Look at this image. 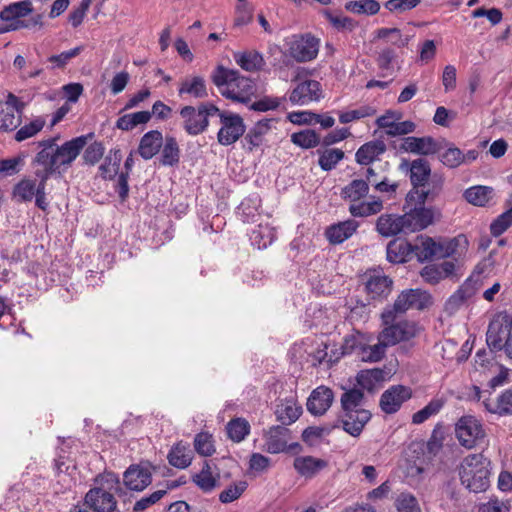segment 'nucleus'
<instances>
[{
  "instance_id": "1",
  "label": "nucleus",
  "mask_w": 512,
  "mask_h": 512,
  "mask_svg": "<svg viewBox=\"0 0 512 512\" xmlns=\"http://www.w3.org/2000/svg\"><path fill=\"white\" fill-rule=\"evenodd\" d=\"M419 206L404 215L384 214L376 222V229L384 237L421 231L434 221V212L423 206L428 194H417Z\"/></svg>"
},
{
  "instance_id": "2",
  "label": "nucleus",
  "mask_w": 512,
  "mask_h": 512,
  "mask_svg": "<svg viewBox=\"0 0 512 512\" xmlns=\"http://www.w3.org/2000/svg\"><path fill=\"white\" fill-rule=\"evenodd\" d=\"M211 78L225 98L236 102L247 103L256 90L254 82L238 70L218 66Z\"/></svg>"
},
{
  "instance_id": "3",
  "label": "nucleus",
  "mask_w": 512,
  "mask_h": 512,
  "mask_svg": "<svg viewBox=\"0 0 512 512\" xmlns=\"http://www.w3.org/2000/svg\"><path fill=\"white\" fill-rule=\"evenodd\" d=\"M491 461L482 453L469 454L459 466V477L470 492H484L490 485Z\"/></svg>"
},
{
  "instance_id": "4",
  "label": "nucleus",
  "mask_w": 512,
  "mask_h": 512,
  "mask_svg": "<svg viewBox=\"0 0 512 512\" xmlns=\"http://www.w3.org/2000/svg\"><path fill=\"white\" fill-rule=\"evenodd\" d=\"M493 266L494 259L490 254L476 266L471 276L448 298L445 303V311L452 315L464 307L483 286V274L490 272Z\"/></svg>"
},
{
  "instance_id": "5",
  "label": "nucleus",
  "mask_w": 512,
  "mask_h": 512,
  "mask_svg": "<svg viewBox=\"0 0 512 512\" xmlns=\"http://www.w3.org/2000/svg\"><path fill=\"white\" fill-rule=\"evenodd\" d=\"M394 310H384L381 314L384 329L380 332L378 340L384 341L387 346H393L402 341H408L418 332L416 323L408 320H397Z\"/></svg>"
},
{
  "instance_id": "6",
  "label": "nucleus",
  "mask_w": 512,
  "mask_h": 512,
  "mask_svg": "<svg viewBox=\"0 0 512 512\" xmlns=\"http://www.w3.org/2000/svg\"><path fill=\"white\" fill-rule=\"evenodd\" d=\"M455 435L460 445L466 449L480 446L486 437L481 421L471 415L462 416L456 422Z\"/></svg>"
},
{
  "instance_id": "7",
  "label": "nucleus",
  "mask_w": 512,
  "mask_h": 512,
  "mask_svg": "<svg viewBox=\"0 0 512 512\" xmlns=\"http://www.w3.org/2000/svg\"><path fill=\"white\" fill-rule=\"evenodd\" d=\"M219 108L212 103H204L194 108L185 106L181 109L180 115L184 119V129L190 135L202 133L208 126V118L216 116Z\"/></svg>"
},
{
  "instance_id": "8",
  "label": "nucleus",
  "mask_w": 512,
  "mask_h": 512,
  "mask_svg": "<svg viewBox=\"0 0 512 512\" xmlns=\"http://www.w3.org/2000/svg\"><path fill=\"white\" fill-rule=\"evenodd\" d=\"M93 137V133H88L87 135H81L66 141L61 146H56L52 167L56 168L57 175L60 176L61 169L66 170L71 166L73 161L87 145L88 140H91Z\"/></svg>"
},
{
  "instance_id": "9",
  "label": "nucleus",
  "mask_w": 512,
  "mask_h": 512,
  "mask_svg": "<svg viewBox=\"0 0 512 512\" xmlns=\"http://www.w3.org/2000/svg\"><path fill=\"white\" fill-rule=\"evenodd\" d=\"M512 316L503 311L494 315L486 333V343L490 350L501 351L506 347V339L512 334Z\"/></svg>"
},
{
  "instance_id": "10",
  "label": "nucleus",
  "mask_w": 512,
  "mask_h": 512,
  "mask_svg": "<svg viewBox=\"0 0 512 512\" xmlns=\"http://www.w3.org/2000/svg\"><path fill=\"white\" fill-rule=\"evenodd\" d=\"M216 115L220 118L222 125L217 134V140L221 145H231L245 133V125L240 115L220 109Z\"/></svg>"
},
{
  "instance_id": "11",
  "label": "nucleus",
  "mask_w": 512,
  "mask_h": 512,
  "mask_svg": "<svg viewBox=\"0 0 512 512\" xmlns=\"http://www.w3.org/2000/svg\"><path fill=\"white\" fill-rule=\"evenodd\" d=\"M25 103L9 92L5 101H0V131H12L21 122Z\"/></svg>"
},
{
  "instance_id": "12",
  "label": "nucleus",
  "mask_w": 512,
  "mask_h": 512,
  "mask_svg": "<svg viewBox=\"0 0 512 512\" xmlns=\"http://www.w3.org/2000/svg\"><path fill=\"white\" fill-rule=\"evenodd\" d=\"M263 451L271 454H279L298 446L297 443L289 445L291 431L280 425L272 426L263 432Z\"/></svg>"
},
{
  "instance_id": "13",
  "label": "nucleus",
  "mask_w": 512,
  "mask_h": 512,
  "mask_svg": "<svg viewBox=\"0 0 512 512\" xmlns=\"http://www.w3.org/2000/svg\"><path fill=\"white\" fill-rule=\"evenodd\" d=\"M153 466L149 462L130 465L123 473V482L127 489L142 492L152 483Z\"/></svg>"
},
{
  "instance_id": "14",
  "label": "nucleus",
  "mask_w": 512,
  "mask_h": 512,
  "mask_svg": "<svg viewBox=\"0 0 512 512\" xmlns=\"http://www.w3.org/2000/svg\"><path fill=\"white\" fill-rule=\"evenodd\" d=\"M431 304V296L421 289H408L402 291L394 302L392 308L395 313H405L409 309L423 310Z\"/></svg>"
},
{
  "instance_id": "15",
  "label": "nucleus",
  "mask_w": 512,
  "mask_h": 512,
  "mask_svg": "<svg viewBox=\"0 0 512 512\" xmlns=\"http://www.w3.org/2000/svg\"><path fill=\"white\" fill-rule=\"evenodd\" d=\"M349 211L354 217H367L383 209V200L375 194H348Z\"/></svg>"
},
{
  "instance_id": "16",
  "label": "nucleus",
  "mask_w": 512,
  "mask_h": 512,
  "mask_svg": "<svg viewBox=\"0 0 512 512\" xmlns=\"http://www.w3.org/2000/svg\"><path fill=\"white\" fill-rule=\"evenodd\" d=\"M319 40L310 34L294 36L290 43V56L297 62H308L316 58Z\"/></svg>"
},
{
  "instance_id": "17",
  "label": "nucleus",
  "mask_w": 512,
  "mask_h": 512,
  "mask_svg": "<svg viewBox=\"0 0 512 512\" xmlns=\"http://www.w3.org/2000/svg\"><path fill=\"white\" fill-rule=\"evenodd\" d=\"M441 149L442 145L431 136L404 137L400 145V151L424 156L439 153Z\"/></svg>"
},
{
  "instance_id": "18",
  "label": "nucleus",
  "mask_w": 512,
  "mask_h": 512,
  "mask_svg": "<svg viewBox=\"0 0 512 512\" xmlns=\"http://www.w3.org/2000/svg\"><path fill=\"white\" fill-rule=\"evenodd\" d=\"M372 186L378 192H395L397 186L388 184L386 179H378V175L372 168L367 169L366 179H354L342 192H367Z\"/></svg>"
},
{
  "instance_id": "19",
  "label": "nucleus",
  "mask_w": 512,
  "mask_h": 512,
  "mask_svg": "<svg viewBox=\"0 0 512 512\" xmlns=\"http://www.w3.org/2000/svg\"><path fill=\"white\" fill-rule=\"evenodd\" d=\"M410 398V388L403 385H394L381 395L380 407L383 412L393 414L397 412L402 404Z\"/></svg>"
},
{
  "instance_id": "20",
  "label": "nucleus",
  "mask_w": 512,
  "mask_h": 512,
  "mask_svg": "<svg viewBox=\"0 0 512 512\" xmlns=\"http://www.w3.org/2000/svg\"><path fill=\"white\" fill-rule=\"evenodd\" d=\"M392 287V280L380 271H372L366 274L365 291L372 300L386 298Z\"/></svg>"
},
{
  "instance_id": "21",
  "label": "nucleus",
  "mask_w": 512,
  "mask_h": 512,
  "mask_svg": "<svg viewBox=\"0 0 512 512\" xmlns=\"http://www.w3.org/2000/svg\"><path fill=\"white\" fill-rule=\"evenodd\" d=\"M84 498L85 504L94 512H113L117 507L114 495L103 487L90 489Z\"/></svg>"
},
{
  "instance_id": "22",
  "label": "nucleus",
  "mask_w": 512,
  "mask_h": 512,
  "mask_svg": "<svg viewBox=\"0 0 512 512\" xmlns=\"http://www.w3.org/2000/svg\"><path fill=\"white\" fill-rule=\"evenodd\" d=\"M469 247V241L463 234L453 238L438 240V258L453 257L458 259L466 254Z\"/></svg>"
},
{
  "instance_id": "23",
  "label": "nucleus",
  "mask_w": 512,
  "mask_h": 512,
  "mask_svg": "<svg viewBox=\"0 0 512 512\" xmlns=\"http://www.w3.org/2000/svg\"><path fill=\"white\" fill-rule=\"evenodd\" d=\"M333 400V391L326 386H319L311 392L306 404L307 410L315 416L323 415L330 408Z\"/></svg>"
},
{
  "instance_id": "24",
  "label": "nucleus",
  "mask_w": 512,
  "mask_h": 512,
  "mask_svg": "<svg viewBox=\"0 0 512 512\" xmlns=\"http://www.w3.org/2000/svg\"><path fill=\"white\" fill-rule=\"evenodd\" d=\"M321 85L316 80H305L297 84L290 94V101L294 104L304 105L317 101L321 97Z\"/></svg>"
},
{
  "instance_id": "25",
  "label": "nucleus",
  "mask_w": 512,
  "mask_h": 512,
  "mask_svg": "<svg viewBox=\"0 0 512 512\" xmlns=\"http://www.w3.org/2000/svg\"><path fill=\"white\" fill-rule=\"evenodd\" d=\"M370 419L371 413L369 410H360L355 413L345 412L341 415L343 430L353 437L360 436Z\"/></svg>"
},
{
  "instance_id": "26",
  "label": "nucleus",
  "mask_w": 512,
  "mask_h": 512,
  "mask_svg": "<svg viewBox=\"0 0 512 512\" xmlns=\"http://www.w3.org/2000/svg\"><path fill=\"white\" fill-rule=\"evenodd\" d=\"M358 226L355 220L338 222L326 228L325 236L329 243L333 245L341 244L357 231Z\"/></svg>"
},
{
  "instance_id": "27",
  "label": "nucleus",
  "mask_w": 512,
  "mask_h": 512,
  "mask_svg": "<svg viewBox=\"0 0 512 512\" xmlns=\"http://www.w3.org/2000/svg\"><path fill=\"white\" fill-rule=\"evenodd\" d=\"M409 168L410 180L414 188L424 186L431 174V168L429 162L426 159L418 158L413 160L411 163L407 160L403 161L400 166Z\"/></svg>"
},
{
  "instance_id": "28",
  "label": "nucleus",
  "mask_w": 512,
  "mask_h": 512,
  "mask_svg": "<svg viewBox=\"0 0 512 512\" xmlns=\"http://www.w3.org/2000/svg\"><path fill=\"white\" fill-rule=\"evenodd\" d=\"M293 467L301 477L311 479L327 467V462L313 456H298L294 459Z\"/></svg>"
},
{
  "instance_id": "29",
  "label": "nucleus",
  "mask_w": 512,
  "mask_h": 512,
  "mask_svg": "<svg viewBox=\"0 0 512 512\" xmlns=\"http://www.w3.org/2000/svg\"><path fill=\"white\" fill-rule=\"evenodd\" d=\"M455 272V264L452 261H444L440 264L425 266L420 275L429 284H437L441 280L452 276Z\"/></svg>"
},
{
  "instance_id": "30",
  "label": "nucleus",
  "mask_w": 512,
  "mask_h": 512,
  "mask_svg": "<svg viewBox=\"0 0 512 512\" xmlns=\"http://www.w3.org/2000/svg\"><path fill=\"white\" fill-rule=\"evenodd\" d=\"M163 140V135L158 130H151L145 133L140 140L138 153L145 160L151 159L160 151Z\"/></svg>"
},
{
  "instance_id": "31",
  "label": "nucleus",
  "mask_w": 512,
  "mask_h": 512,
  "mask_svg": "<svg viewBox=\"0 0 512 512\" xmlns=\"http://www.w3.org/2000/svg\"><path fill=\"white\" fill-rule=\"evenodd\" d=\"M485 409L500 416L512 415V389L502 391L495 399H484Z\"/></svg>"
},
{
  "instance_id": "32",
  "label": "nucleus",
  "mask_w": 512,
  "mask_h": 512,
  "mask_svg": "<svg viewBox=\"0 0 512 512\" xmlns=\"http://www.w3.org/2000/svg\"><path fill=\"white\" fill-rule=\"evenodd\" d=\"M261 199L259 194H250L237 207L236 214L245 223L254 222L260 215Z\"/></svg>"
},
{
  "instance_id": "33",
  "label": "nucleus",
  "mask_w": 512,
  "mask_h": 512,
  "mask_svg": "<svg viewBox=\"0 0 512 512\" xmlns=\"http://www.w3.org/2000/svg\"><path fill=\"white\" fill-rule=\"evenodd\" d=\"M385 151L386 145L382 140L369 141L359 147L355 159L360 165H369Z\"/></svg>"
},
{
  "instance_id": "34",
  "label": "nucleus",
  "mask_w": 512,
  "mask_h": 512,
  "mask_svg": "<svg viewBox=\"0 0 512 512\" xmlns=\"http://www.w3.org/2000/svg\"><path fill=\"white\" fill-rule=\"evenodd\" d=\"M414 255V246L403 240H393L387 245V260L391 263H404Z\"/></svg>"
},
{
  "instance_id": "35",
  "label": "nucleus",
  "mask_w": 512,
  "mask_h": 512,
  "mask_svg": "<svg viewBox=\"0 0 512 512\" xmlns=\"http://www.w3.org/2000/svg\"><path fill=\"white\" fill-rule=\"evenodd\" d=\"M275 414L282 424L290 425L300 417L302 407L293 399H285L277 405Z\"/></svg>"
},
{
  "instance_id": "36",
  "label": "nucleus",
  "mask_w": 512,
  "mask_h": 512,
  "mask_svg": "<svg viewBox=\"0 0 512 512\" xmlns=\"http://www.w3.org/2000/svg\"><path fill=\"white\" fill-rule=\"evenodd\" d=\"M249 239L251 245L257 249H266L276 239L275 228L271 227L269 224H259L251 231Z\"/></svg>"
},
{
  "instance_id": "37",
  "label": "nucleus",
  "mask_w": 512,
  "mask_h": 512,
  "mask_svg": "<svg viewBox=\"0 0 512 512\" xmlns=\"http://www.w3.org/2000/svg\"><path fill=\"white\" fill-rule=\"evenodd\" d=\"M167 458L169 464L173 467L185 469L192 463L193 451L190 449L189 445L180 442L171 448Z\"/></svg>"
},
{
  "instance_id": "38",
  "label": "nucleus",
  "mask_w": 512,
  "mask_h": 512,
  "mask_svg": "<svg viewBox=\"0 0 512 512\" xmlns=\"http://www.w3.org/2000/svg\"><path fill=\"white\" fill-rule=\"evenodd\" d=\"M384 379L385 373L380 368L361 370L356 376L358 385L367 391L379 388Z\"/></svg>"
},
{
  "instance_id": "39",
  "label": "nucleus",
  "mask_w": 512,
  "mask_h": 512,
  "mask_svg": "<svg viewBox=\"0 0 512 512\" xmlns=\"http://www.w3.org/2000/svg\"><path fill=\"white\" fill-rule=\"evenodd\" d=\"M54 159V151L48 149H41L34 162L43 166V169L37 170V176L40 177L41 182H46L49 178L54 177L60 179V176L56 174V168L52 167V161Z\"/></svg>"
},
{
  "instance_id": "40",
  "label": "nucleus",
  "mask_w": 512,
  "mask_h": 512,
  "mask_svg": "<svg viewBox=\"0 0 512 512\" xmlns=\"http://www.w3.org/2000/svg\"><path fill=\"white\" fill-rule=\"evenodd\" d=\"M272 121V119L260 120L249 130L244 138L249 151H252L262 144L263 136L270 130Z\"/></svg>"
},
{
  "instance_id": "41",
  "label": "nucleus",
  "mask_w": 512,
  "mask_h": 512,
  "mask_svg": "<svg viewBox=\"0 0 512 512\" xmlns=\"http://www.w3.org/2000/svg\"><path fill=\"white\" fill-rule=\"evenodd\" d=\"M180 149L174 137L167 136L163 140L160 163L164 166H175L179 163Z\"/></svg>"
},
{
  "instance_id": "42",
  "label": "nucleus",
  "mask_w": 512,
  "mask_h": 512,
  "mask_svg": "<svg viewBox=\"0 0 512 512\" xmlns=\"http://www.w3.org/2000/svg\"><path fill=\"white\" fill-rule=\"evenodd\" d=\"M368 342L369 341L364 342L361 351L358 352L357 357L362 362H379L380 360L383 359L386 352V348L388 346L384 343V341L380 340L377 344L374 345H369Z\"/></svg>"
},
{
  "instance_id": "43",
  "label": "nucleus",
  "mask_w": 512,
  "mask_h": 512,
  "mask_svg": "<svg viewBox=\"0 0 512 512\" xmlns=\"http://www.w3.org/2000/svg\"><path fill=\"white\" fill-rule=\"evenodd\" d=\"M179 95L190 94L195 98L208 96L205 80L201 76H194L191 80H184L178 90Z\"/></svg>"
},
{
  "instance_id": "44",
  "label": "nucleus",
  "mask_w": 512,
  "mask_h": 512,
  "mask_svg": "<svg viewBox=\"0 0 512 512\" xmlns=\"http://www.w3.org/2000/svg\"><path fill=\"white\" fill-rule=\"evenodd\" d=\"M512 225V195L506 201V210L500 214L490 225L493 236L502 235Z\"/></svg>"
},
{
  "instance_id": "45",
  "label": "nucleus",
  "mask_w": 512,
  "mask_h": 512,
  "mask_svg": "<svg viewBox=\"0 0 512 512\" xmlns=\"http://www.w3.org/2000/svg\"><path fill=\"white\" fill-rule=\"evenodd\" d=\"M151 119L149 111H138L135 113L125 114L118 118L116 127L118 129L129 131L140 124H145Z\"/></svg>"
},
{
  "instance_id": "46",
  "label": "nucleus",
  "mask_w": 512,
  "mask_h": 512,
  "mask_svg": "<svg viewBox=\"0 0 512 512\" xmlns=\"http://www.w3.org/2000/svg\"><path fill=\"white\" fill-rule=\"evenodd\" d=\"M363 400L364 395L358 389H350L342 394L341 396V406L342 413L345 412H357L360 410H365L363 408Z\"/></svg>"
},
{
  "instance_id": "47",
  "label": "nucleus",
  "mask_w": 512,
  "mask_h": 512,
  "mask_svg": "<svg viewBox=\"0 0 512 512\" xmlns=\"http://www.w3.org/2000/svg\"><path fill=\"white\" fill-rule=\"evenodd\" d=\"M122 154L120 150H111L104 163L99 167L100 175L104 179H112L119 172Z\"/></svg>"
},
{
  "instance_id": "48",
  "label": "nucleus",
  "mask_w": 512,
  "mask_h": 512,
  "mask_svg": "<svg viewBox=\"0 0 512 512\" xmlns=\"http://www.w3.org/2000/svg\"><path fill=\"white\" fill-rule=\"evenodd\" d=\"M228 437L236 443L243 441L250 433V424L244 418H235L226 426Z\"/></svg>"
},
{
  "instance_id": "49",
  "label": "nucleus",
  "mask_w": 512,
  "mask_h": 512,
  "mask_svg": "<svg viewBox=\"0 0 512 512\" xmlns=\"http://www.w3.org/2000/svg\"><path fill=\"white\" fill-rule=\"evenodd\" d=\"M414 255L420 261L438 258V240L431 237L423 238L419 244L414 245Z\"/></svg>"
},
{
  "instance_id": "50",
  "label": "nucleus",
  "mask_w": 512,
  "mask_h": 512,
  "mask_svg": "<svg viewBox=\"0 0 512 512\" xmlns=\"http://www.w3.org/2000/svg\"><path fill=\"white\" fill-rule=\"evenodd\" d=\"M32 12V4L30 1H20L5 7L0 12L2 21H8L14 18H22Z\"/></svg>"
},
{
  "instance_id": "51",
  "label": "nucleus",
  "mask_w": 512,
  "mask_h": 512,
  "mask_svg": "<svg viewBox=\"0 0 512 512\" xmlns=\"http://www.w3.org/2000/svg\"><path fill=\"white\" fill-rule=\"evenodd\" d=\"M236 63L246 71H255L261 68L262 56L257 52H244L234 54Z\"/></svg>"
},
{
  "instance_id": "52",
  "label": "nucleus",
  "mask_w": 512,
  "mask_h": 512,
  "mask_svg": "<svg viewBox=\"0 0 512 512\" xmlns=\"http://www.w3.org/2000/svg\"><path fill=\"white\" fill-rule=\"evenodd\" d=\"M345 8L355 14L374 15L380 10V5L376 0H358L346 3Z\"/></svg>"
},
{
  "instance_id": "53",
  "label": "nucleus",
  "mask_w": 512,
  "mask_h": 512,
  "mask_svg": "<svg viewBox=\"0 0 512 512\" xmlns=\"http://www.w3.org/2000/svg\"><path fill=\"white\" fill-rule=\"evenodd\" d=\"M291 141L301 148L309 149L316 147L320 143V137L314 130L307 129L293 133Z\"/></svg>"
},
{
  "instance_id": "54",
  "label": "nucleus",
  "mask_w": 512,
  "mask_h": 512,
  "mask_svg": "<svg viewBox=\"0 0 512 512\" xmlns=\"http://www.w3.org/2000/svg\"><path fill=\"white\" fill-rule=\"evenodd\" d=\"M193 482L203 491L209 492L216 486V478L212 475L208 462L204 463L201 471L193 476Z\"/></svg>"
},
{
  "instance_id": "55",
  "label": "nucleus",
  "mask_w": 512,
  "mask_h": 512,
  "mask_svg": "<svg viewBox=\"0 0 512 512\" xmlns=\"http://www.w3.org/2000/svg\"><path fill=\"white\" fill-rule=\"evenodd\" d=\"M444 406V400L433 399L424 408L414 413L412 422L414 424H421L429 419L431 416L436 415Z\"/></svg>"
},
{
  "instance_id": "56",
  "label": "nucleus",
  "mask_w": 512,
  "mask_h": 512,
  "mask_svg": "<svg viewBox=\"0 0 512 512\" xmlns=\"http://www.w3.org/2000/svg\"><path fill=\"white\" fill-rule=\"evenodd\" d=\"M395 508L397 512H421L417 498L409 492H402L397 496Z\"/></svg>"
},
{
  "instance_id": "57",
  "label": "nucleus",
  "mask_w": 512,
  "mask_h": 512,
  "mask_svg": "<svg viewBox=\"0 0 512 512\" xmlns=\"http://www.w3.org/2000/svg\"><path fill=\"white\" fill-rule=\"evenodd\" d=\"M365 341H369L368 337L358 331L347 335L342 345V354H356L357 356Z\"/></svg>"
},
{
  "instance_id": "58",
  "label": "nucleus",
  "mask_w": 512,
  "mask_h": 512,
  "mask_svg": "<svg viewBox=\"0 0 512 512\" xmlns=\"http://www.w3.org/2000/svg\"><path fill=\"white\" fill-rule=\"evenodd\" d=\"M194 448L202 456H211L215 452L212 435L206 432L198 433L194 438Z\"/></svg>"
},
{
  "instance_id": "59",
  "label": "nucleus",
  "mask_w": 512,
  "mask_h": 512,
  "mask_svg": "<svg viewBox=\"0 0 512 512\" xmlns=\"http://www.w3.org/2000/svg\"><path fill=\"white\" fill-rule=\"evenodd\" d=\"M45 125V120L41 117H37L32 120L29 124L22 126L15 134V140L22 142L28 138L35 136L39 133Z\"/></svg>"
},
{
  "instance_id": "60",
  "label": "nucleus",
  "mask_w": 512,
  "mask_h": 512,
  "mask_svg": "<svg viewBox=\"0 0 512 512\" xmlns=\"http://www.w3.org/2000/svg\"><path fill=\"white\" fill-rule=\"evenodd\" d=\"M376 114V109L370 105H363L357 109L350 110L347 112L340 113L339 121L342 124H346L352 122L354 120H359L362 118L370 117Z\"/></svg>"
},
{
  "instance_id": "61",
  "label": "nucleus",
  "mask_w": 512,
  "mask_h": 512,
  "mask_svg": "<svg viewBox=\"0 0 512 512\" xmlns=\"http://www.w3.org/2000/svg\"><path fill=\"white\" fill-rule=\"evenodd\" d=\"M343 157L344 152L341 149H327L319 157L318 163L323 170L329 171L333 169Z\"/></svg>"
},
{
  "instance_id": "62",
  "label": "nucleus",
  "mask_w": 512,
  "mask_h": 512,
  "mask_svg": "<svg viewBox=\"0 0 512 512\" xmlns=\"http://www.w3.org/2000/svg\"><path fill=\"white\" fill-rule=\"evenodd\" d=\"M97 487H103L105 491L113 494V492L121 491L120 479L117 474L112 472H105L100 474L95 479Z\"/></svg>"
},
{
  "instance_id": "63",
  "label": "nucleus",
  "mask_w": 512,
  "mask_h": 512,
  "mask_svg": "<svg viewBox=\"0 0 512 512\" xmlns=\"http://www.w3.org/2000/svg\"><path fill=\"white\" fill-rule=\"evenodd\" d=\"M379 39H386L397 47H404L408 44V37H403L401 31L397 28H381L377 31Z\"/></svg>"
},
{
  "instance_id": "64",
  "label": "nucleus",
  "mask_w": 512,
  "mask_h": 512,
  "mask_svg": "<svg viewBox=\"0 0 512 512\" xmlns=\"http://www.w3.org/2000/svg\"><path fill=\"white\" fill-rule=\"evenodd\" d=\"M440 161L449 168H455L464 161V155L459 148L449 147L440 155Z\"/></svg>"
}]
</instances>
